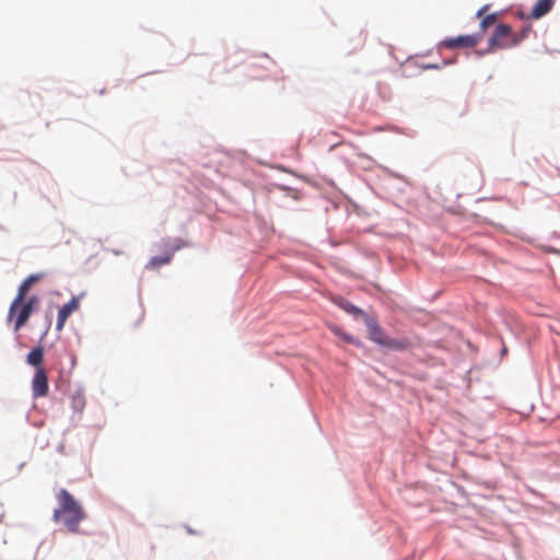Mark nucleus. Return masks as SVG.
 Listing matches in <instances>:
<instances>
[{"label":"nucleus","mask_w":560,"mask_h":560,"mask_svg":"<svg viewBox=\"0 0 560 560\" xmlns=\"http://www.w3.org/2000/svg\"><path fill=\"white\" fill-rule=\"evenodd\" d=\"M71 404L73 409H75L77 411H82L85 405L84 396L81 393L72 395Z\"/></svg>","instance_id":"obj_14"},{"label":"nucleus","mask_w":560,"mask_h":560,"mask_svg":"<svg viewBox=\"0 0 560 560\" xmlns=\"http://www.w3.org/2000/svg\"><path fill=\"white\" fill-rule=\"evenodd\" d=\"M80 300L81 295L73 296L68 303H66L60 310L58 311L57 316V324L56 329L62 330L65 327V324L67 319L70 317V315L74 312H77L80 308Z\"/></svg>","instance_id":"obj_5"},{"label":"nucleus","mask_w":560,"mask_h":560,"mask_svg":"<svg viewBox=\"0 0 560 560\" xmlns=\"http://www.w3.org/2000/svg\"><path fill=\"white\" fill-rule=\"evenodd\" d=\"M482 38L480 34L460 35L453 38H446L442 45L446 48L454 49L458 47L471 48L475 47Z\"/></svg>","instance_id":"obj_3"},{"label":"nucleus","mask_w":560,"mask_h":560,"mask_svg":"<svg viewBox=\"0 0 560 560\" xmlns=\"http://www.w3.org/2000/svg\"><path fill=\"white\" fill-rule=\"evenodd\" d=\"M48 377L44 368H38L32 380L33 396L44 397L48 393Z\"/></svg>","instance_id":"obj_6"},{"label":"nucleus","mask_w":560,"mask_h":560,"mask_svg":"<svg viewBox=\"0 0 560 560\" xmlns=\"http://www.w3.org/2000/svg\"><path fill=\"white\" fill-rule=\"evenodd\" d=\"M555 5V0H537L533 7L529 16L534 20H538L546 15Z\"/></svg>","instance_id":"obj_10"},{"label":"nucleus","mask_w":560,"mask_h":560,"mask_svg":"<svg viewBox=\"0 0 560 560\" xmlns=\"http://www.w3.org/2000/svg\"><path fill=\"white\" fill-rule=\"evenodd\" d=\"M383 346L386 348H389V349L400 350V349H405L407 347V343L405 341L396 340V339H392V338L387 337V339L385 340Z\"/></svg>","instance_id":"obj_15"},{"label":"nucleus","mask_w":560,"mask_h":560,"mask_svg":"<svg viewBox=\"0 0 560 560\" xmlns=\"http://www.w3.org/2000/svg\"><path fill=\"white\" fill-rule=\"evenodd\" d=\"M427 68H429V69H435V68H438V66H435V65H429V66H427Z\"/></svg>","instance_id":"obj_21"},{"label":"nucleus","mask_w":560,"mask_h":560,"mask_svg":"<svg viewBox=\"0 0 560 560\" xmlns=\"http://www.w3.org/2000/svg\"><path fill=\"white\" fill-rule=\"evenodd\" d=\"M57 501L58 508L54 511V521L65 525L69 532L78 533L80 523L85 518L82 505L66 489L59 490Z\"/></svg>","instance_id":"obj_1"},{"label":"nucleus","mask_w":560,"mask_h":560,"mask_svg":"<svg viewBox=\"0 0 560 560\" xmlns=\"http://www.w3.org/2000/svg\"><path fill=\"white\" fill-rule=\"evenodd\" d=\"M30 289H31V285L26 281H23L21 283V285L19 287V290H18V294L10 305L9 313H8V320H12L14 318L15 313L18 312L20 306L23 304Z\"/></svg>","instance_id":"obj_8"},{"label":"nucleus","mask_w":560,"mask_h":560,"mask_svg":"<svg viewBox=\"0 0 560 560\" xmlns=\"http://www.w3.org/2000/svg\"><path fill=\"white\" fill-rule=\"evenodd\" d=\"M43 277V273L31 275L24 281H26L32 287L36 282L40 281Z\"/></svg>","instance_id":"obj_18"},{"label":"nucleus","mask_w":560,"mask_h":560,"mask_svg":"<svg viewBox=\"0 0 560 560\" xmlns=\"http://www.w3.org/2000/svg\"><path fill=\"white\" fill-rule=\"evenodd\" d=\"M488 8H489L488 5H485V7H482L481 9H479V10H478V12H477V14H476V15H477V18H482V16H483V14L486 13V11L488 10Z\"/></svg>","instance_id":"obj_20"},{"label":"nucleus","mask_w":560,"mask_h":560,"mask_svg":"<svg viewBox=\"0 0 560 560\" xmlns=\"http://www.w3.org/2000/svg\"><path fill=\"white\" fill-rule=\"evenodd\" d=\"M497 22L495 14H488L482 18L480 22V27L482 31H486L488 27L492 26Z\"/></svg>","instance_id":"obj_16"},{"label":"nucleus","mask_w":560,"mask_h":560,"mask_svg":"<svg viewBox=\"0 0 560 560\" xmlns=\"http://www.w3.org/2000/svg\"><path fill=\"white\" fill-rule=\"evenodd\" d=\"M24 303L30 304L31 308L34 311L39 303V299L36 295H32L31 298L27 299V301L24 300Z\"/></svg>","instance_id":"obj_19"},{"label":"nucleus","mask_w":560,"mask_h":560,"mask_svg":"<svg viewBox=\"0 0 560 560\" xmlns=\"http://www.w3.org/2000/svg\"><path fill=\"white\" fill-rule=\"evenodd\" d=\"M334 303L349 314H352L355 316H365L364 312L361 308L357 307L351 302H349L348 300H346L341 296L335 298Z\"/></svg>","instance_id":"obj_12"},{"label":"nucleus","mask_w":560,"mask_h":560,"mask_svg":"<svg viewBox=\"0 0 560 560\" xmlns=\"http://www.w3.org/2000/svg\"><path fill=\"white\" fill-rule=\"evenodd\" d=\"M164 247L166 248L165 255L152 257L145 266L147 269L155 270L164 265L170 264L173 258L174 253L180 248V245L179 244H170L168 241H165Z\"/></svg>","instance_id":"obj_4"},{"label":"nucleus","mask_w":560,"mask_h":560,"mask_svg":"<svg viewBox=\"0 0 560 560\" xmlns=\"http://www.w3.org/2000/svg\"><path fill=\"white\" fill-rule=\"evenodd\" d=\"M529 31H530V26H526L521 32L514 33L515 46L518 45L521 42H523L527 37Z\"/></svg>","instance_id":"obj_17"},{"label":"nucleus","mask_w":560,"mask_h":560,"mask_svg":"<svg viewBox=\"0 0 560 560\" xmlns=\"http://www.w3.org/2000/svg\"><path fill=\"white\" fill-rule=\"evenodd\" d=\"M33 313V310L31 308L30 304H23L20 306L18 312L15 313V322H14V331H19L28 320L31 314Z\"/></svg>","instance_id":"obj_11"},{"label":"nucleus","mask_w":560,"mask_h":560,"mask_svg":"<svg viewBox=\"0 0 560 560\" xmlns=\"http://www.w3.org/2000/svg\"><path fill=\"white\" fill-rule=\"evenodd\" d=\"M365 324L368 327L370 338L374 342L383 346V343L387 339V336L384 334V331L378 326V324L374 319L370 318L369 316H365Z\"/></svg>","instance_id":"obj_9"},{"label":"nucleus","mask_w":560,"mask_h":560,"mask_svg":"<svg viewBox=\"0 0 560 560\" xmlns=\"http://www.w3.org/2000/svg\"><path fill=\"white\" fill-rule=\"evenodd\" d=\"M44 350L42 347L34 348L26 357V362L36 368H43Z\"/></svg>","instance_id":"obj_13"},{"label":"nucleus","mask_w":560,"mask_h":560,"mask_svg":"<svg viewBox=\"0 0 560 560\" xmlns=\"http://www.w3.org/2000/svg\"><path fill=\"white\" fill-rule=\"evenodd\" d=\"M515 46L514 32L506 24H499L493 35L489 38V51L497 49H506Z\"/></svg>","instance_id":"obj_2"},{"label":"nucleus","mask_w":560,"mask_h":560,"mask_svg":"<svg viewBox=\"0 0 560 560\" xmlns=\"http://www.w3.org/2000/svg\"><path fill=\"white\" fill-rule=\"evenodd\" d=\"M30 289H31V285L26 281H23L21 283V285L19 287V290H18V294L10 305L9 313H8V320H12L14 318L15 313L18 312L20 306L23 304Z\"/></svg>","instance_id":"obj_7"}]
</instances>
